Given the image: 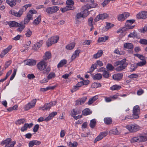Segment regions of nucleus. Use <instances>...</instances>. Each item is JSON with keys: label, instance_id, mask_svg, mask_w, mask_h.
Returning a JSON list of instances; mask_svg holds the SVG:
<instances>
[{"label": "nucleus", "instance_id": "f257e3e1", "mask_svg": "<svg viewBox=\"0 0 147 147\" xmlns=\"http://www.w3.org/2000/svg\"><path fill=\"white\" fill-rule=\"evenodd\" d=\"M128 64V61L126 59L116 61L114 64L116 67L115 70L117 71H121L126 68Z\"/></svg>", "mask_w": 147, "mask_h": 147}, {"label": "nucleus", "instance_id": "f03ea898", "mask_svg": "<svg viewBox=\"0 0 147 147\" xmlns=\"http://www.w3.org/2000/svg\"><path fill=\"white\" fill-rule=\"evenodd\" d=\"M47 66V63L43 61H40L37 65V67L39 70L42 71L45 69L43 71V73L45 74L48 73L51 71V67L49 66H48L46 68Z\"/></svg>", "mask_w": 147, "mask_h": 147}, {"label": "nucleus", "instance_id": "7ed1b4c3", "mask_svg": "<svg viewBox=\"0 0 147 147\" xmlns=\"http://www.w3.org/2000/svg\"><path fill=\"white\" fill-rule=\"evenodd\" d=\"M125 127L131 133L135 132L141 129V127L136 123H131L125 126Z\"/></svg>", "mask_w": 147, "mask_h": 147}, {"label": "nucleus", "instance_id": "20e7f679", "mask_svg": "<svg viewBox=\"0 0 147 147\" xmlns=\"http://www.w3.org/2000/svg\"><path fill=\"white\" fill-rule=\"evenodd\" d=\"M16 144V141H12L11 139L8 138L3 140L1 143V144L2 146L5 145V147H13Z\"/></svg>", "mask_w": 147, "mask_h": 147}, {"label": "nucleus", "instance_id": "39448f33", "mask_svg": "<svg viewBox=\"0 0 147 147\" xmlns=\"http://www.w3.org/2000/svg\"><path fill=\"white\" fill-rule=\"evenodd\" d=\"M146 141L147 137L141 134L133 137L131 140V142H144Z\"/></svg>", "mask_w": 147, "mask_h": 147}, {"label": "nucleus", "instance_id": "423d86ee", "mask_svg": "<svg viewBox=\"0 0 147 147\" xmlns=\"http://www.w3.org/2000/svg\"><path fill=\"white\" fill-rule=\"evenodd\" d=\"M59 7L57 6H53L47 7L46 12L48 14H53L59 10Z\"/></svg>", "mask_w": 147, "mask_h": 147}, {"label": "nucleus", "instance_id": "0eeeda50", "mask_svg": "<svg viewBox=\"0 0 147 147\" xmlns=\"http://www.w3.org/2000/svg\"><path fill=\"white\" fill-rule=\"evenodd\" d=\"M56 104V101H52L49 103L46 104L44 106L40 108V109H42L43 110L49 109L51 108L52 106L55 105Z\"/></svg>", "mask_w": 147, "mask_h": 147}, {"label": "nucleus", "instance_id": "6e6552de", "mask_svg": "<svg viewBox=\"0 0 147 147\" xmlns=\"http://www.w3.org/2000/svg\"><path fill=\"white\" fill-rule=\"evenodd\" d=\"M109 17V15L106 13L99 14L94 19V21L95 22H97L100 20H103Z\"/></svg>", "mask_w": 147, "mask_h": 147}, {"label": "nucleus", "instance_id": "1a4fd4ad", "mask_svg": "<svg viewBox=\"0 0 147 147\" xmlns=\"http://www.w3.org/2000/svg\"><path fill=\"white\" fill-rule=\"evenodd\" d=\"M36 102V99H33L31 101L28 103L25 107V109L26 110H28L34 107L35 105Z\"/></svg>", "mask_w": 147, "mask_h": 147}, {"label": "nucleus", "instance_id": "9d476101", "mask_svg": "<svg viewBox=\"0 0 147 147\" xmlns=\"http://www.w3.org/2000/svg\"><path fill=\"white\" fill-rule=\"evenodd\" d=\"M140 108L139 106L136 105L134 107L133 110V115L134 116L135 119H138L139 117L138 114L140 113Z\"/></svg>", "mask_w": 147, "mask_h": 147}, {"label": "nucleus", "instance_id": "9b49d317", "mask_svg": "<svg viewBox=\"0 0 147 147\" xmlns=\"http://www.w3.org/2000/svg\"><path fill=\"white\" fill-rule=\"evenodd\" d=\"M10 13L12 15L18 17H20L22 15L23 12L20 9L17 12L14 10H11L10 11Z\"/></svg>", "mask_w": 147, "mask_h": 147}, {"label": "nucleus", "instance_id": "f8f14e48", "mask_svg": "<svg viewBox=\"0 0 147 147\" xmlns=\"http://www.w3.org/2000/svg\"><path fill=\"white\" fill-rule=\"evenodd\" d=\"M138 19H145L147 18V11H142L139 13L137 15Z\"/></svg>", "mask_w": 147, "mask_h": 147}, {"label": "nucleus", "instance_id": "ddd939ff", "mask_svg": "<svg viewBox=\"0 0 147 147\" xmlns=\"http://www.w3.org/2000/svg\"><path fill=\"white\" fill-rule=\"evenodd\" d=\"M32 123H25L24 125V126L22 127L21 129V130L22 132H24L26 131L28 128H30L33 125Z\"/></svg>", "mask_w": 147, "mask_h": 147}, {"label": "nucleus", "instance_id": "4468645a", "mask_svg": "<svg viewBox=\"0 0 147 147\" xmlns=\"http://www.w3.org/2000/svg\"><path fill=\"white\" fill-rule=\"evenodd\" d=\"M12 47V46L9 45L6 49H4L0 54L1 57V58L3 57L4 55L11 50Z\"/></svg>", "mask_w": 147, "mask_h": 147}, {"label": "nucleus", "instance_id": "2eb2a0df", "mask_svg": "<svg viewBox=\"0 0 147 147\" xmlns=\"http://www.w3.org/2000/svg\"><path fill=\"white\" fill-rule=\"evenodd\" d=\"M107 134V133L106 132H103L100 133L99 135L97 136L95 139V142L101 140L104 137L106 136Z\"/></svg>", "mask_w": 147, "mask_h": 147}, {"label": "nucleus", "instance_id": "dca6fc26", "mask_svg": "<svg viewBox=\"0 0 147 147\" xmlns=\"http://www.w3.org/2000/svg\"><path fill=\"white\" fill-rule=\"evenodd\" d=\"M87 99L86 97H84L77 100L76 102V105H79L83 104L86 101Z\"/></svg>", "mask_w": 147, "mask_h": 147}, {"label": "nucleus", "instance_id": "f3484780", "mask_svg": "<svg viewBox=\"0 0 147 147\" xmlns=\"http://www.w3.org/2000/svg\"><path fill=\"white\" fill-rule=\"evenodd\" d=\"M25 65L32 66L35 65L36 63V61L33 59H28L24 61Z\"/></svg>", "mask_w": 147, "mask_h": 147}, {"label": "nucleus", "instance_id": "a211bd4d", "mask_svg": "<svg viewBox=\"0 0 147 147\" xmlns=\"http://www.w3.org/2000/svg\"><path fill=\"white\" fill-rule=\"evenodd\" d=\"M80 51H81L80 50H76L71 57V60H73L76 57H78L79 55V53L80 52Z\"/></svg>", "mask_w": 147, "mask_h": 147}, {"label": "nucleus", "instance_id": "6ab92c4d", "mask_svg": "<svg viewBox=\"0 0 147 147\" xmlns=\"http://www.w3.org/2000/svg\"><path fill=\"white\" fill-rule=\"evenodd\" d=\"M123 77V74L121 73H118L114 74L113 75V79L116 80H119Z\"/></svg>", "mask_w": 147, "mask_h": 147}, {"label": "nucleus", "instance_id": "aec40b11", "mask_svg": "<svg viewBox=\"0 0 147 147\" xmlns=\"http://www.w3.org/2000/svg\"><path fill=\"white\" fill-rule=\"evenodd\" d=\"M73 9V7H72V6L67 5L64 7L61 8L60 9V10L62 12H65L68 10H72Z\"/></svg>", "mask_w": 147, "mask_h": 147}, {"label": "nucleus", "instance_id": "412c9836", "mask_svg": "<svg viewBox=\"0 0 147 147\" xmlns=\"http://www.w3.org/2000/svg\"><path fill=\"white\" fill-rule=\"evenodd\" d=\"M36 13V11L35 10H30L28 13L27 16L29 18L32 19L33 14Z\"/></svg>", "mask_w": 147, "mask_h": 147}, {"label": "nucleus", "instance_id": "4be33fe9", "mask_svg": "<svg viewBox=\"0 0 147 147\" xmlns=\"http://www.w3.org/2000/svg\"><path fill=\"white\" fill-rule=\"evenodd\" d=\"M51 57V54L50 52L49 51L46 52L45 55L43 56V59L45 60H47Z\"/></svg>", "mask_w": 147, "mask_h": 147}, {"label": "nucleus", "instance_id": "5701e85b", "mask_svg": "<svg viewBox=\"0 0 147 147\" xmlns=\"http://www.w3.org/2000/svg\"><path fill=\"white\" fill-rule=\"evenodd\" d=\"M98 98V96L97 95L89 99L88 102V105H90L94 101L96 100Z\"/></svg>", "mask_w": 147, "mask_h": 147}, {"label": "nucleus", "instance_id": "b1692460", "mask_svg": "<svg viewBox=\"0 0 147 147\" xmlns=\"http://www.w3.org/2000/svg\"><path fill=\"white\" fill-rule=\"evenodd\" d=\"M57 112H53L51 113L49 115L45 118L46 121H49L53 117L57 114Z\"/></svg>", "mask_w": 147, "mask_h": 147}, {"label": "nucleus", "instance_id": "393cba45", "mask_svg": "<svg viewBox=\"0 0 147 147\" xmlns=\"http://www.w3.org/2000/svg\"><path fill=\"white\" fill-rule=\"evenodd\" d=\"M52 4L54 5H62L63 2L58 0H52L51 1Z\"/></svg>", "mask_w": 147, "mask_h": 147}, {"label": "nucleus", "instance_id": "a878e982", "mask_svg": "<svg viewBox=\"0 0 147 147\" xmlns=\"http://www.w3.org/2000/svg\"><path fill=\"white\" fill-rule=\"evenodd\" d=\"M6 2L11 7H13L16 4V0H7Z\"/></svg>", "mask_w": 147, "mask_h": 147}, {"label": "nucleus", "instance_id": "bb28decb", "mask_svg": "<svg viewBox=\"0 0 147 147\" xmlns=\"http://www.w3.org/2000/svg\"><path fill=\"white\" fill-rule=\"evenodd\" d=\"M8 24L9 26L11 27H18V26H19L20 25V24L15 21L10 22Z\"/></svg>", "mask_w": 147, "mask_h": 147}, {"label": "nucleus", "instance_id": "cd10ccee", "mask_svg": "<svg viewBox=\"0 0 147 147\" xmlns=\"http://www.w3.org/2000/svg\"><path fill=\"white\" fill-rule=\"evenodd\" d=\"M84 18V17L82 13L80 12L78 13L76 16V23L80 24V22H78V19L81 18Z\"/></svg>", "mask_w": 147, "mask_h": 147}, {"label": "nucleus", "instance_id": "c85d7f7f", "mask_svg": "<svg viewBox=\"0 0 147 147\" xmlns=\"http://www.w3.org/2000/svg\"><path fill=\"white\" fill-rule=\"evenodd\" d=\"M59 38L57 36H52L50 38L53 44L57 43L59 40Z\"/></svg>", "mask_w": 147, "mask_h": 147}, {"label": "nucleus", "instance_id": "c756f323", "mask_svg": "<svg viewBox=\"0 0 147 147\" xmlns=\"http://www.w3.org/2000/svg\"><path fill=\"white\" fill-rule=\"evenodd\" d=\"M103 53V52L102 50L98 51V52L93 55V57L95 59H97L101 57Z\"/></svg>", "mask_w": 147, "mask_h": 147}, {"label": "nucleus", "instance_id": "7c9ffc66", "mask_svg": "<svg viewBox=\"0 0 147 147\" xmlns=\"http://www.w3.org/2000/svg\"><path fill=\"white\" fill-rule=\"evenodd\" d=\"M108 38L109 37L108 36H104L103 37L99 38L98 41L99 42H104L108 40Z\"/></svg>", "mask_w": 147, "mask_h": 147}, {"label": "nucleus", "instance_id": "2f4dec72", "mask_svg": "<svg viewBox=\"0 0 147 147\" xmlns=\"http://www.w3.org/2000/svg\"><path fill=\"white\" fill-rule=\"evenodd\" d=\"M102 78V75L100 73H98L92 76V78L94 80H99Z\"/></svg>", "mask_w": 147, "mask_h": 147}, {"label": "nucleus", "instance_id": "473e14b6", "mask_svg": "<svg viewBox=\"0 0 147 147\" xmlns=\"http://www.w3.org/2000/svg\"><path fill=\"white\" fill-rule=\"evenodd\" d=\"M75 45V43L74 42H73L67 45L66 47V48L67 50H71L74 48Z\"/></svg>", "mask_w": 147, "mask_h": 147}, {"label": "nucleus", "instance_id": "72a5a7b5", "mask_svg": "<svg viewBox=\"0 0 147 147\" xmlns=\"http://www.w3.org/2000/svg\"><path fill=\"white\" fill-rule=\"evenodd\" d=\"M124 47L127 49H131L133 48V45L131 43H125L123 45Z\"/></svg>", "mask_w": 147, "mask_h": 147}, {"label": "nucleus", "instance_id": "f704fd0d", "mask_svg": "<svg viewBox=\"0 0 147 147\" xmlns=\"http://www.w3.org/2000/svg\"><path fill=\"white\" fill-rule=\"evenodd\" d=\"M121 88V86L117 85H115L112 86L111 87V90H118L120 89Z\"/></svg>", "mask_w": 147, "mask_h": 147}, {"label": "nucleus", "instance_id": "c9c22d12", "mask_svg": "<svg viewBox=\"0 0 147 147\" xmlns=\"http://www.w3.org/2000/svg\"><path fill=\"white\" fill-rule=\"evenodd\" d=\"M137 64L134 63L131 65L129 68L130 71L132 72L134 71L137 67Z\"/></svg>", "mask_w": 147, "mask_h": 147}, {"label": "nucleus", "instance_id": "e433bc0d", "mask_svg": "<svg viewBox=\"0 0 147 147\" xmlns=\"http://www.w3.org/2000/svg\"><path fill=\"white\" fill-rule=\"evenodd\" d=\"M104 120L105 123L107 125L111 124L112 122V120L111 118H105Z\"/></svg>", "mask_w": 147, "mask_h": 147}, {"label": "nucleus", "instance_id": "4c0bfd02", "mask_svg": "<svg viewBox=\"0 0 147 147\" xmlns=\"http://www.w3.org/2000/svg\"><path fill=\"white\" fill-rule=\"evenodd\" d=\"M67 63V61L63 59L61 60L58 63L57 65L58 67H62L64 65Z\"/></svg>", "mask_w": 147, "mask_h": 147}, {"label": "nucleus", "instance_id": "58836bf2", "mask_svg": "<svg viewBox=\"0 0 147 147\" xmlns=\"http://www.w3.org/2000/svg\"><path fill=\"white\" fill-rule=\"evenodd\" d=\"M32 6V4H26L24 5L22 8L20 9H21L22 10V11H23V12H25L26 11L28 7H31Z\"/></svg>", "mask_w": 147, "mask_h": 147}, {"label": "nucleus", "instance_id": "ea45409f", "mask_svg": "<svg viewBox=\"0 0 147 147\" xmlns=\"http://www.w3.org/2000/svg\"><path fill=\"white\" fill-rule=\"evenodd\" d=\"M26 122V120L24 119H20L17 120L16 121V123L17 125H20Z\"/></svg>", "mask_w": 147, "mask_h": 147}, {"label": "nucleus", "instance_id": "a19ab883", "mask_svg": "<svg viewBox=\"0 0 147 147\" xmlns=\"http://www.w3.org/2000/svg\"><path fill=\"white\" fill-rule=\"evenodd\" d=\"M56 76L55 74L53 72H51L47 76V77L49 80L54 78Z\"/></svg>", "mask_w": 147, "mask_h": 147}, {"label": "nucleus", "instance_id": "79ce46f5", "mask_svg": "<svg viewBox=\"0 0 147 147\" xmlns=\"http://www.w3.org/2000/svg\"><path fill=\"white\" fill-rule=\"evenodd\" d=\"M96 124V119H93L90 121V127L92 128H93L95 126Z\"/></svg>", "mask_w": 147, "mask_h": 147}, {"label": "nucleus", "instance_id": "37998d69", "mask_svg": "<svg viewBox=\"0 0 147 147\" xmlns=\"http://www.w3.org/2000/svg\"><path fill=\"white\" fill-rule=\"evenodd\" d=\"M131 24H127L125 23V27H124L125 28V30H126L127 29H133L134 26V25H131Z\"/></svg>", "mask_w": 147, "mask_h": 147}, {"label": "nucleus", "instance_id": "c03bdc74", "mask_svg": "<svg viewBox=\"0 0 147 147\" xmlns=\"http://www.w3.org/2000/svg\"><path fill=\"white\" fill-rule=\"evenodd\" d=\"M41 18L40 16L38 17L34 21L33 24L35 25H37L39 24L41 21Z\"/></svg>", "mask_w": 147, "mask_h": 147}, {"label": "nucleus", "instance_id": "a18cd8bd", "mask_svg": "<svg viewBox=\"0 0 147 147\" xmlns=\"http://www.w3.org/2000/svg\"><path fill=\"white\" fill-rule=\"evenodd\" d=\"M117 18L118 20L120 21H123L125 19L123 14L119 15L118 16Z\"/></svg>", "mask_w": 147, "mask_h": 147}, {"label": "nucleus", "instance_id": "49530a36", "mask_svg": "<svg viewBox=\"0 0 147 147\" xmlns=\"http://www.w3.org/2000/svg\"><path fill=\"white\" fill-rule=\"evenodd\" d=\"M135 56L138 57L142 61L144 60H146L145 57L143 55H141L138 54H134Z\"/></svg>", "mask_w": 147, "mask_h": 147}, {"label": "nucleus", "instance_id": "de8ad7c7", "mask_svg": "<svg viewBox=\"0 0 147 147\" xmlns=\"http://www.w3.org/2000/svg\"><path fill=\"white\" fill-rule=\"evenodd\" d=\"M96 64H92L90 69H89V71H88L89 73H92V72L94 69L96 68Z\"/></svg>", "mask_w": 147, "mask_h": 147}, {"label": "nucleus", "instance_id": "09e8293b", "mask_svg": "<svg viewBox=\"0 0 147 147\" xmlns=\"http://www.w3.org/2000/svg\"><path fill=\"white\" fill-rule=\"evenodd\" d=\"M146 63V60H142L137 63V66H142L145 65Z\"/></svg>", "mask_w": 147, "mask_h": 147}, {"label": "nucleus", "instance_id": "8fccbe9b", "mask_svg": "<svg viewBox=\"0 0 147 147\" xmlns=\"http://www.w3.org/2000/svg\"><path fill=\"white\" fill-rule=\"evenodd\" d=\"M82 11L81 12L84 18L86 17L89 14L88 10L87 9H82Z\"/></svg>", "mask_w": 147, "mask_h": 147}, {"label": "nucleus", "instance_id": "3c124183", "mask_svg": "<svg viewBox=\"0 0 147 147\" xmlns=\"http://www.w3.org/2000/svg\"><path fill=\"white\" fill-rule=\"evenodd\" d=\"M77 145V142H74L73 143L70 142L68 146L69 147H76Z\"/></svg>", "mask_w": 147, "mask_h": 147}, {"label": "nucleus", "instance_id": "603ef678", "mask_svg": "<svg viewBox=\"0 0 147 147\" xmlns=\"http://www.w3.org/2000/svg\"><path fill=\"white\" fill-rule=\"evenodd\" d=\"M46 44L47 47H49L51 46L53 44V43L52 42L51 39H50V38H48L47 40L46 41Z\"/></svg>", "mask_w": 147, "mask_h": 147}, {"label": "nucleus", "instance_id": "864d4df0", "mask_svg": "<svg viewBox=\"0 0 147 147\" xmlns=\"http://www.w3.org/2000/svg\"><path fill=\"white\" fill-rule=\"evenodd\" d=\"M101 86V84L99 83H94L92 85V87L93 88H97L100 87Z\"/></svg>", "mask_w": 147, "mask_h": 147}, {"label": "nucleus", "instance_id": "5fc2aeb1", "mask_svg": "<svg viewBox=\"0 0 147 147\" xmlns=\"http://www.w3.org/2000/svg\"><path fill=\"white\" fill-rule=\"evenodd\" d=\"M135 119L134 115H128L126 116L124 119H122V120H125L127 119Z\"/></svg>", "mask_w": 147, "mask_h": 147}, {"label": "nucleus", "instance_id": "6e6d98bb", "mask_svg": "<svg viewBox=\"0 0 147 147\" xmlns=\"http://www.w3.org/2000/svg\"><path fill=\"white\" fill-rule=\"evenodd\" d=\"M90 110L88 108H86L82 111L83 114L84 115H87L90 114Z\"/></svg>", "mask_w": 147, "mask_h": 147}, {"label": "nucleus", "instance_id": "4d7b16f0", "mask_svg": "<svg viewBox=\"0 0 147 147\" xmlns=\"http://www.w3.org/2000/svg\"><path fill=\"white\" fill-rule=\"evenodd\" d=\"M139 42L141 44L144 45H147V40L145 39H141L139 41Z\"/></svg>", "mask_w": 147, "mask_h": 147}, {"label": "nucleus", "instance_id": "13d9d810", "mask_svg": "<svg viewBox=\"0 0 147 147\" xmlns=\"http://www.w3.org/2000/svg\"><path fill=\"white\" fill-rule=\"evenodd\" d=\"M107 25L105 26V28L107 30L113 27L114 25L113 24H111L110 23H107Z\"/></svg>", "mask_w": 147, "mask_h": 147}, {"label": "nucleus", "instance_id": "bf43d9fd", "mask_svg": "<svg viewBox=\"0 0 147 147\" xmlns=\"http://www.w3.org/2000/svg\"><path fill=\"white\" fill-rule=\"evenodd\" d=\"M19 28L17 29V31L19 32L22 31L25 28V26L24 24H20L19 26H18Z\"/></svg>", "mask_w": 147, "mask_h": 147}, {"label": "nucleus", "instance_id": "052dcab7", "mask_svg": "<svg viewBox=\"0 0 147 147\" xmlns=\"http://www.w3.org/2000/svg\"><path fill=\"white\" fill-rule=\"evenodd\" d=\"M32 34V31L30 29H28L26 31L25 35L27 37H29L31 36Z\"/></svg>", "mask_w": 147, "mask_h": 147}, {"label": "nucleus", "instance_id": "680f3d73", "mask_svg": "<svg viewBox=\"0 0 147 147\" xmlns=\"http://www.w3.org/2000/svg\"><path fill=\"white\" fill-rule=\"evenodd\" d=\"M90 8H92L91 5L88 4H86L82 7V9H87V10Z\"/></svg>", "mask_w": 147, "mask_h": 147}, {"label": "nucleus", "instance_id": "e2e57ef3", "mask_svg": "<svg viewBox=\"0 0 147 147\" xmlns=\"http://www.w3.org/2000/svg\"><path fill=\"white\" fill-rule=\"evenodd\" d=\"M66 3L68 5H71L73 7V5L74 4V2L72 0H67Z\"/></svg>", "mask_w": 147, "mask_h": 147}, {"label": "nucleus", "instance_id": "0e129e2a", "mask_svg": "<svg viewBox=\"0 0 147 147\" xmlns=\"http://www.w3.org/2000/svg\"><path fill=\"white\" fill-rule=\"evenodd\" d=\"M102 75L105 78H108L109 76V72L106 70L103 72Z\"/></svg>", "mask_w": 147, "mask_h": 147}, {"label": "nucleus", "instance_id": "69168bd1", "mask_svg": "<svg viewBox=\"0 0 147 147\" xmlns=\"http://www.w3.org/2000/svg\"><path fill=\"white\" fill-rule=\"evenodd\" d=\"M128 77L130 78H137L138 77V75L136 74H132L128 76Z\"/></svg>", "mask_w": 147, "mask_h": 147}, {"label": "nucleus", "instance_id": "338daca9", "mask_svg": "<svg viewBox=\"0 0 147 147\" xmlns=\"http://www.w3.org/2000/svg\"><path fill=\"white\" fill-rule=\"evenodd\" d=\"M137 36V34L136 32L134 31L130 34L128 36L129 37H135Z\"/></svg>", "mask_w": 147, "mask_h": 147}, {"label": "nucleus", "instance_id": "774afa93", "mask_svg": "<svg viewBox=\"0 0 147 147\" xmlns=\"http://www.w3.org/2000/svg\"><path fill=\"white\" fill-rule=\"evenodd\" d=\"M106 68L108 70L111 71L114 69V67L111 64H108L106 66Z\"/></svg>", "mask_w": 147, "mask_h": 147}]
</instances>
